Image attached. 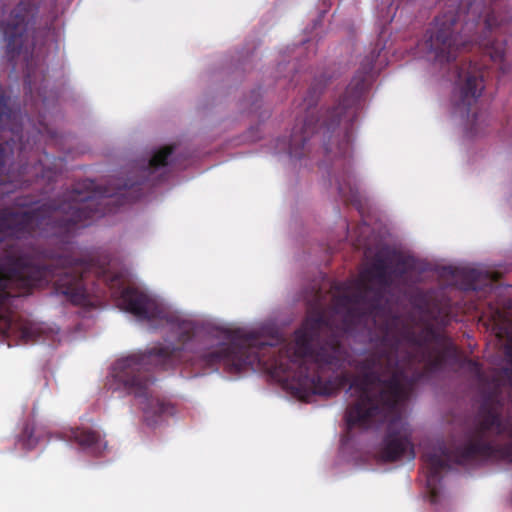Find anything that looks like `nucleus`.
Masks as SVG:
<instances>
[{
	"mask_svg": "<svg viewBox=\"0 0 512 512\" xmlns=\"http://www.w3.org/2000/svg\"><path fill=\"white\" fill-rule=\"evenodd\" d=\"M370 287L353 296H338L342 319L314 307L295 332L290 359L297 365L291 389L302 400L312 395L331 397L349 384L353 402L345 411L348 430L388 422L380 458L413 460L411 432L399 405L409 390L429 375L457 364L459 350L452 339L432 324L416 332L400 329V320L381 307V295L370 299L369 313L352 307L367 301Z\"/></svg>",
	"mask_w": 512,
	"mask_h": 512,
	"instance_id": "obj_1",
	"label": "nucleus"
},
{
	"mask_svg": "<svg viewBox=\"0 0 512 512\" xmlns=\"http://www.w3.org/2000/svg\"><path fill=\"white\" fill-rule=\"evenodd\" d=\"M7 146L8 141L0 144V196L8 192L5 189L8 177L4 166ZM137 185L138 182L119 178H111L105 186H99L90 179L79 181L63 200H49L24 212L1 209L0 233L15 238H55L62 244H68L77 230L113 213ZM49 258L55 265L36 263L31 256L15 251L10 241L0 238V334L18 333L25 343L35 340V327L30 322L15 320L11 311L12 301L31 294L35 287L55 277L57 294L74 305L88 302L86 279L89 273L100 271L95 261L70 254L51 255Z\"/></svg>",
	"mask_w": 512,
	"mask_h": 512,
	"instance_id": "obj_2",
	"label": "nucleus"
},
{
	"mask_svg": "<svg viewBox=\"0 0 512 512\" xmlns=\"http://www.w3.org/2000/svg\"><path fill=\"white\" fill-rule=\"evenodd\" d=\"M512 33V15L501 0H443L441 11L425 34L427 58L455 79V110L476 126L474 109L485 88V70L491 62L502 74L506 43Z\"/></svg>",
	"mask_w": 512,
	"mask_h": 512,
	"instance_id": "obj_3",
	"label": "nucleus"
},
{
	"mask_svg": "<svg viewBox=\"0 0 512 512\" xmlns=\"http://www.w3.org/2000/svg\"><path fill=\"white\" fill-rule=\"evenodd\" d=\"M383 46L377 43L362 60L345 92L332 105L315 114L310 99L305 115L296 120L288 144L291 157L301 159L316 143L329 158L347 157L352 151L355 122L363 108L364 94L375 74V62Z\"/></svg>",
	"mask_w": 512,
	"mask_h": 512,
	"instance_id": "obj_4",
	"label": "nucleus"
},
{
	"mask_svg": "<svg viewBox=\"0 0 512 512\" xmlns=\"http://www.w3.org/2000/svg\"><path fill=\"white\" fill-rule=\"evenodd\" d=\"M504 355L510 367L503 369L512 387V339L504 346ZM503 402L495 389L479 407L475 425L467 431L465 443L454 449L445 444L422 456L426 469V488L430 501L436 504L440 497L442 474L450 469V462L469 465L486 461L498 453L512 462V415L502 419Z\"/></svg>",
	"mask_w": 512,
	"mask_h": 512,
	"instance_id": "obj_5",
	"label": "nucleus"
},
{
	"mask_svg": "<svg viewBox=\"0 0 512 512\" xmlns=\"http://www.w3.org/2000/svg\"><path fill=\"white\" fill-rule=\"evenodd\" d=\"M195 337L192 322L179 324L178 341L182 347L157 346L144 352H136L118 359L112 366L110 389L124 391L138 401L148 425L157 422L156 418L173 413V406L154 397L151 386L155 382L152 370H167L184 361L183 352Z\"/></svg>",
	"mask_w": 512,
	"mask_h": 512,
	"instance_id": "obj_6",
	"label": "nucleus"
},
{
	"mask_svg": "<svg viewBox=\"0 0 512 512\" xmlns=\"http://www.w3.org/2000/svg\"><path fill=\"white\" fill-rule=\"evenodd\" d=\"M57 0H22L0 21V32L6 46V56L16 68L18 62H25V93L31 98H41L47 102L46 74L33 57V48L40 30L39 14L53 12Z\"/></svg>",
	"mask_w": 512,
	"mask_h": 512,
	"instance_id": "obj_7",
	"label": "nucleus"
},
{
	"mask_svg": "<svg viewBox=\"0 0 512 512\" xmlns=\"http://www.w3.org/2000/svg\"><path fill=\"white\" fill-rule=\"evenodd\" d=\"M223 333L226 342L196 353L195 360L199 366L217 370L223 365L229 372L239 373L245 367L268 366L267 356L275 354L273 344L254 333H245L242 329H227ZM270 366L277 367V361Z\"/></svg>",
	"mask_w": 512,
	"mask_h": 512,
	"instance_id": "obj_8",
	"label": "nucleus"
},
{
	"mask_svg": "<svg viewBox=\"0 0 512 512\" xmlns=\"http://www.w3.org/2000/svg\"><path fill=\"white\" fill-rule=\"evenodd\" d=\"M393 283L391 270H387L381 266H378L374 263H370L369 267L366 268L361 273V279L356 283L355 289L353 292H349L350 284L348 283H340L335 286V289L341 294L335 295L332 299L333 309L331 312H327L328 316H332L338 319H342V316L345 314V310L336 309L334 300L338 296H353L358 293L364 287H370L371 290L367 292V301L355 302L352 307L355 309H359L361 312L369 313L370 311V299L374 296L375 292H378L381 295V307L388 309L393 317H398V315L394 314L389 307V305L384 300V290L382 288L390 287ZM401 321V319H399ZM401 330L407 329L408 327H401Z\"/></svg>",
	"mask_w": 512,
	"mask_h": 512,
	"instance_id": "obj_9",
	"label": "nucleus"
},
{
	"mask_svg": "<svg viewBox=\"0 0 512 512\" xmlns=\"http://www.w3.org/2000/svg\"><path fill=\"white\" fill-rule=\"evenodd\" d=\"M119 306L140 320L166 318L165 310L155 299L134 287H126L121 291Z\"/></svg>",
	"mask_w": 512,
	"mask_h": 512,
	"instance_id": "obj_10",
	"label": "nucleus"
},
{
	"mask_svg": "<svg viewBox=\"0 0 512 512\" xmlns=\"http://www.w3.org/2000/svg\"><path fill=\"white\" fill-rule=\"evenodd\" d=\"M443 273L461 280L466 290H492L495 280L492 272L474 267H444Z\"/></svg>",
	"mask_w": 512,
	"mask_h": 512,
	"instance_id": "obj_11",
	"label": "nucleus"
},
{
	"mask_svg": "<svg viewBox=\"0 0 512 512\" xmlns=\"http://www.w3.org/2000/svg\"><path fill=\"white\" fill-rule=\"evenodd\" d=\"M63 439L75 442L82 450L95 456L101 455L107 447L98 431L86 427L69 429L63 433Z\"/></svg>",
	"mask_w": 512,
	"mask_h": 512,
	"instance_id": "obj_12",
	"label": "nucleus"
},
{
	"mask_svg": "<svg viewBox=\"0 0 512 512\" xmlns=\"http://www.w3.org/2000/svg\"><path fill=\"white\" fill-rule=\"evenodd\" d=\"M336 182L338 193L345 202L353 205L360 204V193L350 163L344 165L341 174L336 178Z\"/></svg>",
	"mask_w": 512,
	"mask_h": 512,
	"instance_id": "obj_13",
	"label": "nucleus"
},
{
	"mask_svg": "<svg viewBox=\"0 0 512 512\" xmlns=\"http://www.w3.org/2000/svg\"><path fill=\"white\" fill-rule=\"evenodd\" d=\"M10 98L6 96L4 91L0 93V130L9 131L12 134L11 140H21L22 129L14 123V114L9 107Z\"/></svg>",
	"mask_w": 512,
	"mask_h": 512,
	"instance_id": "obj_14",
	"label": "nucleus"
},
{
	"mask_svg": "<svg viewBox=\"0 0 512 512\" xmlns=\"http://www.w3.org/2000/svg\"><path fill=\"white\" fill-rule=\"evenodd\" d=\"M392 264H395V267L391 269L392 278H403L409 271L415 268L414 258L405 256L398 251H396Z\"/></svg>",
	"mask_w": 512,
	"mask_h": 512,
	"instance_id": "obj_15",
	"label": "nucleus"
},
{
	"mask_svg": "<svg viewBox=\"0 0 512 512\" xmlns=\"http://www.w3.org/2000/svg\"><path fill=\"white\" fill-rule=\"evenodd\" d=\"M174 150V145L165 146L159 149L150 158L147 168L157 170L160 167H165L168 164V159L171 157Z\"/></svg>",
	"mask_w": 512,
	"mask_h": 512,
	"instance_id": "obj_16",
	"label": "nucleus"
},
{
	"mask_svg": "<svg viewBox=\"0 0 512 512\" xmlns=\"http://www.w3.org/2000/svg\"><path fill=\"white\" fill-rule=\"evenodd\" d=\"M395 255V249L385 247L379 250L377 253H375L371 262L389 270V265L393 263Z\"/></svg>",
	"mask_w": 512,
	"mask_h": 512,
	"instance_id": "obj_17",
	"label": "nucleus"
},
{
	"mask_svg": "<svg viewBox=\"0 0 512 512\" xmlns=\"http://www.w3.org/2000/svg\"><path fill=\"white\" fill-rule=\"evenodd\" d=\"M465 365L467 366L468 370L473 373L477 378H481L483 375L482 367L479 362L472 360V359H466Z\"/></svg>",
	"mask_w": 512,
	"mask_h": 512,
	"instance_id": "obj_18",
	"label": "nucleus"
},
{
	"mask_svg": "<svg viewBox=\"0 0 512 512\" xmlns=\"http://www.w3.org/2000/svg\"><path fill=\"white\" fill-rule=\"evenodd\" d=\"M21 438L26 442L27 446H34L36 444V439L33 437V427L26 425L23 429Z\"/></svg>",
	"mask_w": 512,
	"mask_h": 512,
	"instance_id": "obj_19",
	"label": "nucleus"
},
{
	"mask_svg": "<svg viewBox=\"0 0 512 512\" xmlns=\"http://www.w3.org/2000/svg\"><path fill=\"white\" fill-rule=\"evenodd\" d=\"M260 96V93L259 91L257 90H254L251 92V109L257 105V102H258V98Z\"/></svg>",
	"mask_w": 512,
	"mask_h": 512,
	"instance_id": "obj_20",
	"label": "nucleus"
},
{
	"mask_svg": "<svg viewBox=\"0 0 512 512\" xmlns=\"http://www.w3.org/2000/svg\"><path fill=\"white\" fill-rule=\"evenodd\" d=\"M495 317H497V318H499V319L502 317V313H501V311H500V310H496V312H495Z\"/></svg>",
	"mask_w": 512,
	"mask_h": 512,
	"instance_id": "obj_21",
	"label": "nucleus"
}]
</instances>
